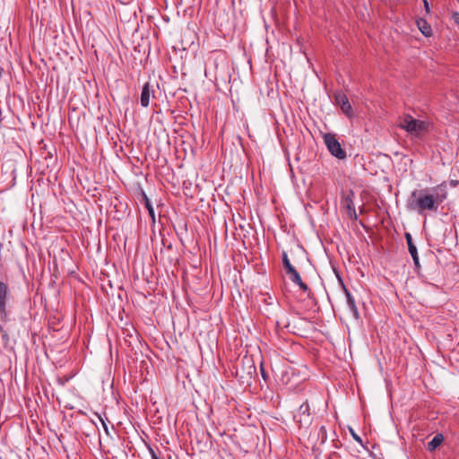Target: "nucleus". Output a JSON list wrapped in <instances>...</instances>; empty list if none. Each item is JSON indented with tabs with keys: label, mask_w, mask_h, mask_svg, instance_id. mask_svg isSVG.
Instances as JSON below:
<instances>
[{
	"label": "nucleus",
	"mask_w": 459,
	"mask_h": 459,
	"mask_svg": "<svg viewBox=\"0 0 459 459\" xmlns=\"http://www.w3.org/2000/svg\"><path fill=\"white\" fill-rule=\"evenodd\" d=\"M99 419H100V422H101V424H102V427H103V429H104L105 432H106L107 434H108V426H107V424H106L105 420H104L101 416H99Z\"/></svg>",
	"instance_id": "obj_15"
},
{
	"label": "nucleus",
	"mask_w": 459,
	"mask_h": 459,
	"mask_svg": "<svg viewBox=\"0 0 459 459\" xmlns=\"http://www.w3.org/2000/svg\"><path fill=\"white\" fill-rule=\"evenodd\" d=\"M249 368H250V370H252V369L255 370V368L253 366H250Z\"/></svg>",
	"instance_id": "obj_23"
},
{
	"label": "nucleus",
	"mask_w": 459,
	"mask_h": 459,
	"mask_svg": "<svg viewBox=\"0 0 459 459\" xmlns=\"http://www.w3.org/2000/svg\"><path fill=\"white\" fill-rule=\"evenodd\" d=\"M8 298V286L4 282L0 281V316L2 318H5L7 316L6 302Z\"/></svg>",
	"instance_id": "obj_5"
},
{
	"label": "nucleus",
	"mask_w": 459,
	"mask_h": 459,
	"mask_svg": "<svg viewBox=\"0 0 459 459\" xmlns=\"http://www.w3.org/2000/svg\"><path fill=\"white\" fill-rule=\"evenodd\" d=\"M351 434L355 440L361 442V439L359 436H357L354 432H351Z\"/></svg>",
	"instance_id": "obj_20"
},
{
	"label": "nucleus",
	"mask_w": 459,
	"mask_h": 459,
	"mask_svg": "<svg viewBox=\"0 0 459 459\" xmlns=\"http://www.w3.org/2000/svg\"><path fill=\"white\" fill-rule=\"evenodd\" d=\"M399 126L412 136H420L428 130L426 121L415 119L411 115H404L400 118Z\"/></svg>",
	"instance_id": "obj_2"
},
{
	"label": "nucleus",
	"mask_w": 459,
	"mask_h": 459,
	"mask_svg": "<svg viewBox=\"0 0 459 459\" xmlns=\"http://www.w3.org/2000/svg\"><path fill=\"white\" fill-rule=\"evenodd\" d=\"M294 419L300 425H308L310 424L312 418L310 414V407L307 402L303 403L296 414L294 415Z\"/></svg>",
	"instance_id": "obj_4"
},
{
	"label": "nucleus",
	"mask_w": 459,
	"mask_h": 459,
	"mask_svg": "<svg viewBox=\"0 0 459 459\" xmlns=\"http://www.w3.org/2000/svg\"><path fill=\"white\" fill-rule=\"evenodd\" d=\"M405 238L408 245L409 252L413 259V262L416 266H419V256L417 252V247L412 242V238L410 233H405Z\"/></svg>",
	"instance_id": "obj_9"
},
{
	"label": "nucleus",
	"mask_w": 459,
	"mask_h": 459,
	"mask_svg": "<svg viewBox=\"0 0 459 459\" xmlns=\"http://www.w3.org/2000/svg\"><path fill=\"white\" fill-rule=\"evenodd\" d=\"M353 192L351 191L343 199V205L347 209L348 214L351 219H357L356 210L353 204Z\"/></svg>",
	"instance_id": "obj_7"
},
{
	"label": "nucleus",
	"mask_w": 459,
	"mask_h": 459,
	"mask_svg": "<svg viewBox=\"0 0 459 459\" xmlns=\"http://www.w3.org/2000/svg\"><path fill=\"white\" fill-rule=\"evenodd\" d=\"M444 437L441 434L436 435L431 441L428 443V449L429 451H434L436 448H437L441 443L443 442Z\"/></svg>",
	"instance_id": "obj_13"
},
{
	"label": "nucleus",
	"mask_w": 459,
	"mask_h": 459,
	"mask_svg": "<svg viewBox=\"0 0 459 459\" xmlns=\"http://www.w3.org/2000/svg\"><path fill=\"white\" fill-rule=\"evenodd\" d=\"M146 206H147V209L149 211L150 215L153 218L154 217V211H153V208L152 207V205L150 204L149 202H147Z\"/></svg>",
	"instance_id": "obj_16"
},
{
	"label": "nucleus",
	"mask_w": 459,
	"mask_h": 459,
	"mask_svg": "<svg viewBox=\"0 0 459 459\" xmlns=\"http://www.w3.org/2000/svg\"><path fill=\"white\" fill-rule=\"evenodd\" d=\"M434 194H420L416 200V207L419 212L424 211H437L438 205L447 197L446 182L438 185L433 189Z\"/></svg>",
	"instance_id": "obj_1"
},
{
	"label": "nucleus",
	"mask_w": 459,
	"mask_h": 459,
	"mask_svg": "<svg viewBox=\"0 0 459 459\" xmlns=\"http://www.w3.org/2000/svg\"><path fill=\"white\" fill-rule=\"evenodd\" d=\"M422 1L424 4V8H425L426 12L429 13L430 8H429V4L428 1L427 0H422Z\"/></svg>",
	"instance_id": "obj_18"
},
{
	"label": "nucleus",
	"mask_w": 459,
	"mask_h": 459,
	"mask_svg": "<svg viewBox=\"0 0 459 459\" xmlns=\"http://www.w3.org/2000/svg\"><path fill=\"white\" fill-rule=\"evenodd\" d=\"M453 20L456 24L459 25V13H453Z\"/></svg>",
	"instance_id": "obj_17"
},
{
	"label": "nucleus",
	"mask_w": 459,
	"mask_h": 459,
	"mask_svg": "<svg viewBox=\"0 0 459 459\" xmlns=\"http://www.w3.org/2000/svg\"><path fill=\"white\" fill-rule=\"evenodd\" d=\"M152 459H160V457L156 455V453L151 449Z\"/></svg>",
	"instance_id": "obj_19"
},
{
	"label": "nucleus",
	"mask_w": 459,
	"mask_h": 459,
	"mask_svg": "<svg viewBox=\"0 0 459 459\" xmlns=\"http://www.w3.org/2000/svg\"><path fill=\"white\" fill-rule=\"evenodd\" d=\"M282 263H283V266L286 270V273L290 272V270L294 269V267L292 266V264H290L289 258H288V255L285 252H283L282 254Z\"/></svg>",
	"instance_id": "obj_14"
},
{
	"label": "nucleus",
	"mask_w": 459,
	"mask_h": 459,
	"mask_svg": "<svg viewBox=\"0 0 459 459\" xmlns=\"http://www.w3.org/2000/svg\"><path fill=\"white\" fill-rule=\"evenodd\" d=\"M335 101L341 107L342 112L347 117H351L352 108L349 102L347 96L342 92L335 94Z\"/></svg>",
	"instance_id": "obj_6"
},
{
	"label": "nucleus",
	"mask_w": 459,
	"mask_h": 459,
	"mask_svg": "<svg viewBox=\"0 0 459 459\" xmlns=\"http://www.w3.org/2000/svg\"><path fill=\"white\" fill-rule=\"evenodd\" d=\"M324 140L332 155L341 160L346 157V152L342 150L340 143L333 134H325Z\"/></svg>",
	"instance_id": "obj_3"
},
{
	"label": "nucleus",
	"mask_w": 459,
	"mask_h": 459,
	"mask_svg": "<svg viewBox=\"0 0 459 459\" xmlns=\"http://www.w3.org/2000/svg\"><path fill=\"white\" fill-rule=\"evenodd\" d=\"M345 293H346V298H347L348 307L350 308L352 315L357 318L359 316V312H358V308L356 307L354 299L352 298V296L347 290H345Z\"/></svg>",
	"instance_id": "obj_12"
},
{
	"label": "nucleus",
	"mask_w": 459,
	"mask_h": 459,
	"mask_svg": "<svg viewBox=\"0 0 459 459\" xmlns=\"http://www.w3.org/2000/svg\"><path fill=\"white\" fill-rule=\"evenodd\" d=\"M418 195V191H413L411 194L412 197H416Z\"/></svg>",
	"instance_id": "obj_21"
},
{
	"label": "nucleus",
	"mask_w": 459,
	"mask_h": 459,
	"mask_svg": "<svg viewBox=\"0 0 459 459\" xmlns=\"http://www.w3.org/2000/svg\"><path fill=\"white\" fill-rule=\"evenodd\" d=\"M286 273L289 275L290 281L295 284L299 285L301 290H303L304 291L308 290V286L302 281L299 273L297 272L295 268Z\"/></svg>",
	"instance_id": "obj_10"
},
{
	"label": "nucleus",
	"mask_w": 459,
	"mask_h": 459,
	"mask_svg": "<svg viewBox=\"0 0 459 459\" xmlns=\"http://www.w3.org/2000/svg\"><path fill=\"white\" fill-rule=\"evenodd\" d=\"M417 25H418L419 30L424 36H426V37L431 36L432 29H431L430 25L427 22L426 20H424V19L418 20Z\"/></svg>",
	"instance_id": "obj_11"
},
{
	"label": "nucleus",
	"mask_w": 459,
	"mask_h": 459,
	"mask_svg": "<svg viewBox=\"0 0 459 459\" xmlns=\"http://www.w3.org/2000/svg\"><path fill=\"white\" fill-rule=\"evenodd\" d=\"M456 184H457V183H456L455 181H451V185H452V186H456Z\"/></svg>",
	"instance_id": "obj_22"
},
{
	"label": "nucleus",
	"mask_w": 459,
	"mask_h": 459,
	"mask_svg": "<svg viewBox=\"0 0 459 459\" xmlns=\"http://www.w3.org/2000/svg\"><path fill=\"white\" fill-rule=\"evenodd\" d=\"M153 96V92L151 91V86L149 82H146L142 90L141 93V105L143 108H147L150 104L151 97Z\"/></svg>",
	"instance_id": "obj_8"
}]
</instances>
